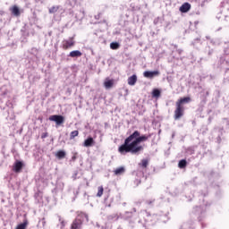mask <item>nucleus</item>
<instances>
[{
  "label": "nucleus",
  "instance_id": "obj_1",
  "mask_svg": "<svg viewBox=\"0 0 229 229\" xmlns=\"http://www.w3.org/2000/svg\"><path fill=\"white\" fill-rule=\"evenodd\" d=\"M139 135V131H135L133 133L129 135L124 140L123 144L118 148V153H120V155H127V153H131V155H139L140 151H144V147L140 145V142L137 139Z\"/></svg>",
  "mask_w": 229,
  "mask_h": 229
},
{
  "label": "nucleus",
  "instance_id": "obj_2",
  "mask_svg": "<svg viewBox=\"0 0 229 229\" xmlns=\"http://www.w3.org/2000/svg\"><path fill=\"white\" fill-rule=\"evenodd\" d=\"M192 99L191 97H184L179 98L175 102V110L174 112V121H178L182 119V116L185 114V107L184 105H187V103H191Z\"/></svg>",
  "mask_w": 229,
  "mask_h": 229
},
{
  "label": "nucleus",
  "instance_id": "obj_3",
  "mask_svg": "<svg viewBox=\"0 0 229 229\" xmlns=\"http://www.w3.org/2000/svg\"><path fill=\"white\" fill-rule=\"evenodd\" d=\"M76 46V41L73 38H69L68 39H64L62 42V48L64 51H67V49H71V47H74Z\"/></svg>",
  "mask_w": 229,
  "mask_h": 229
},
{
  "label": "nucleus",
  "instance_id": "obj_4",
  "mask_svg": "<svg viewBox=\"0 0 229 229\" xmlns=\"http://www.w3.org/2000/svg\"><path fill=\"white\" fill-rule=\"evenodd\" d=\"M49 121H53L57 126H60V124H64L65 118L60 114H54L49 116Z\"/></svg>",
  "mask_w": 229,
  "mask_h": 229
},
{
  "label": "nucleus",
  "instance_id": "obj_5",
  "mask_svg": "<svg viewBox=\"0 0 229 229\" xmlns=\"http://www.w3.org/2000/svg\"><path fill=\"white\" fill-rule=\"evenodd\" d=\"M83 225V220L80 217V216L75 218L72 225H71V229H81V226Z\"/></svg>",
  "mask_w": 229,
  "mask_h": 229
},
{
  "label": "nucleus",
  "instance_id": "obj_6",
  "mask_svg": "<svg viewBox=\"0 0 229 229\" xmlns=\"http://www.w3.org/2000/svg\"><path fill=\"white\" fill-rule=\"evenodd\" d=\"M23 167H24V163H22L21 161H16L13 166V171L14 173H21Z\"/></svg>",
  "mask_w": 229,
  "mask_h": 229
},
{
  "label": "nucleus",
  "instance_id": "obj_7",
  "mask_svg": "<svg viewBox=\"0 0 229 229\" xmlns=\"http://www.w3.org/2000/svg\"><path fill=\"white\" fill-rule=\"evenodd\" d=\"M160 74V72L158 71H154V72H149V71H146L143 72V76L145 78H155V76H158Z\"/></svg>",
  "mask_w": 229,
  "mask_h": 229
},
{
  "label": "nucleus",
  "instance_id": "obj_8",
  "mask_svg": "<svg viewBox=\"0 0 229 229\" xmlns=\"http://www.w3.org/2000/svg\"><path fill=\"white\" fill-rule=\"evenodd\" d=\"M189 10H191V4H189V3H184L180 7V12H182V13H187V12H189Z\"/></svg>",
  "mask_w": 229,
  "mask_h": 229
},
{
  "label": "nucleus",
  "instance_id": "obj_9",
  "mask_svg": "<svg viewBox=\"0 0 229 229\" xmlns=\"http://www.w3.org/2000/svg\"><path fill=\"white\" fill-rule=\"evenodd\" d=\"M10 12L13 13V15H15V17H19L21 15V11L17 5L11 7Z\"/></svg>",
  "mask_w": 229,
  "mask_h": 229
},
{
  "label": "nucleus",
  "instance_id": "obj_10",
  "mask_svg": "<svg viewBox=\"0 0 229 229\" xmlns=\"http://www.w3.org/2000/svg\"><path fill=\"white\" fill-rule=\"evenodd\" d=\"M125 172L126 169L124 168V166H120L114 170V174H115V176H121V174H124Z\"/></svg>",
  "mask_w": 229,
  "mask_h": 229
},
{
  "label": "nucleus",
  "instance_id": "obj_11",
  "mask_svg": "<svg viewBox=\"0 0 229 229\" xmlns=\"http://www.w3.org/2000/svg\"><path fill=\"white\" fill-rule=\"evenodd\" d=\"M81 55L83 54H81L80 50H73L70 52L69 56H71V58H79Z\"/></svg>",
  "mask_w": 229,
  "mask_h": 229
},
{
  "label": "nucleus",
  "instance_id": "obj_12",
  "mask_svg": "<svg viewBox=\"0 0 229 229\" xmlns=\"http://www.w3.org/2000/svg\"><path fill=\"white\" fill-rule=\"evenodd\" d=\"M135 83H137V75L133 74L128 78V85H131V87H133Z\"/></svg>",
  "mask_w": 229,
  "mask_h": 229
},
{
  "label": "nucleus",
  "instance_id": "obj_13",
  "mask_svg": "<svg viewBox=\"0 0 229 229\" xmlns=\"http://www.w3.org/2000/svg\"><path fill=\"white\" fill-rule=\"evenodd\" d=\"M84 146L85 148L94 146V139L92 137L88 138L86 140H84Z\"/></svg>",
  "mask_w": 229,
  "mask_h": 229
},
{
  "label": "nucleus",
  "instance_id": "obj_14",
  "mask_svg": "<svg viewBox=\"0 0 229 229\" xmlns=\"http://www.w3.org/2000/svg\"><path fill=\"white\" fill-rule=\"evenodd\" d=\"M139 165L142 167V169H147L148 165H149V159H142Z\"/></svg>",
  "mask_w": 229,
  "mask_h": 229
},
{
  "label": "nucleus",
  "instance_id": "obj_15",
  "mask_svg": "<svg viewBox=\"0 0 229 229\" xmlns=\"http://www.w3.org/2000/svg\"><path fill=\"white\" fill-rule=\"evenodd\" d=\"M104 87L106 89H112V87H114V80H106L105 82H104Z\"/></svg>",
  "mask_w": 229,
  "mask_h": 229
},
{
  "label": "nucleus",
  "instance_id": "obj_16",
  "mask_svg": "<svg viewBox=\"0 0 229 229\" xmlns=\"http://www.w3.org/2000/svg\"><path fill=\"white\" fill-rule=\"evenodd\" d=\"M136 139L140 142H146V140H148V139H149V136L148 135H141L140 136V135L136 137Z\"/></svg>",
  "mask_w": 229,
  "mask_h": 229
},
{
  "label": "nucleus",
  "instance_id": "obj_17",
  "mask_svg": "<svg viewBox=\"0 0 229 229\" xmlns=\"http://www.w3.org/2000/svg\"><path fill=\"white\" fill-rule=\"evenodd\" d=\"M178 167L180 169H185L187 167V160H185V159L180 160L178 163Z\"/></svg>",
  "mask_w": 229,
  "mask_h": 229
},
{
  "label": "nucleus",
  "instance_id": "obj_18",
  "mask_svg": "<svg viewBox=\"0 0 229 229\" xmlns=\"http://www.w3.org/2000/svg\"><path fill=\"white\" fill-rule=\"evenodd\" d=\"M78 135H80V131H72L70 133V140H74V139H76V137H78Z\"/></svg>",
  "mask_w": 229,
  "mask_h": 229
},
{
  "label": "nucleus",
  "instance_id": "obj_19",
  "mask_svg": "<svg viewBox=\"0 0 229 229\" xmlns=\"http://www.w3.org/2000/svg\"><path fill=\"white\" fill-rule=\"evenodd\" d=\"M160 94H161L160 89H154L153 91H152V98H160Z\"/></svg>",
  "mask_w": 229,
  "mask_h": 229
},
{
  "label": "nucleus",
  "instance_id": "obj_20",
  "mask_svg": "<svg viewBox=\"0 0 229 229\" xmlns=\"http://www.w3.org/2000/svg\"><path fill=\"white\" fill-rule=\"evenodd\" d=\"M103 192H105V188H103V186H98L97 198H101V196H103Z\"/></svg>",
  "mask_w": 229,
  "mask_h": 229
},
{
  "label": "nucleus",
  "instance_id": "obj_21",
  "mask_svg": "<svg viewBox=\"0 0 229 229\" xmlns=\"http://www.w3.org/2000/svg\"><path fill=\"white\" fill-rule=\"evenodd\" d=\"M58 10H60V6L54 5L49 8L48 12H49V13H56V12H58Z\"/></svg>",
  "mask_w": 229,
  "mask_h": 229
},
{
  "label": "nucleus",
  "instance_id": "obj_22",
  "mask_svg": "<svg viewBox=\"0 0 229 229\" xmlns=\"http://www.w3.org/2000/svg\"><path fill=\"white\" fill-rule=\"evenodd\" d=\"M55 157H57V158L59 159L65 158V151L64 150L57 151Z\"/></svg>",
  "mask_w": 229,
  "mask_h": 229
},
{
  "label": "nucleus",
  "instance_id": "obj_23",
  "mask_svg": "<svg viewBox=\"0 0 229 229\" xmlns=\"http://www.w3.org/2000/svg\"><path fill=\"white\" fill-rule=\"evenodd\" d=\"M28 226V220H25L22 224L16 226V229H26Z\"/></svg>",
  "mask_w": 229,
  "mask_h": 229
},
{
  "label": "nucleus",
  "instance_id": "obj_24",
  "mask_svg": "<svg viewBox=\"0 0 229 229\" xmlns=\"http://www.w3.org/2000/svg\"><path fill=\"white\" fill-rule=\"evenodd\" d=\"M120 47H121V45H119V43H117V42H112L110 44L111 49H114V50L119 49Z\"/></svg>",
  "mask_w": 229,
  "mask_h": 229
},
{
  "label": "nucleus",
  "instance_id": "obj_25",
  "mask_svg": "<svg viewBox=\"0 0 229 229\" xmlns=\"http://www.w3.org/2000/svg\"><path fill=\"white\" fill-rule=\"evenodd\" d=\"M78 153H75L72 157V160L74 162L77 158H78Z\"/></svg>",
  "mask_w": 229,
  "mask_h": 229
},
{
  "label": "nucleus",
  "instance_id": "obj_26",
  "mask_svg": "<svg viewBox=\"0 0 229 229\" xmlns=\"http://www.w3.org/2000/svg\"><path fill=\"white\" fill-rule=\"evenodd\" d=\"M48 133L47 132H44L41 135V139H46L47 137Z\"/></svg>",
  "mask_w": 229,
  "mask_h": 229
},
{
  "label": "nucleus",
  "instance_id": "obj_27",
  "mask_svg": "<svg viewBox=\"0 0 229 229\" xmlns=\"http://www.w3.org/2000/svg\"><path fill=\"white\" fill-rule=\"evenodd\" d=\"M151 203H153V201H151V200H147V204H148V205H151Z\"/></svg>",
  "mask_w": 229,
  "mask_h": 229
}]
</instances>
